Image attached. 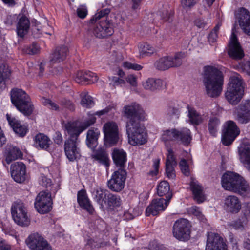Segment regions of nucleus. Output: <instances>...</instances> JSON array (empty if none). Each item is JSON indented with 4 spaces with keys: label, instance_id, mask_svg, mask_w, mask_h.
<instances>
[{
    "label": "nucleus",
    "instance_id": "f257e3e1",
    "mask_svg": "<svg viewBox=\"0 0 250 250\" xmlns=\"http://www.w3.org/2000/svg\"><path fill=\"white\" fill-rule=\"evenodd\" d=\"M124 116L128 120L126 122V133L128 142L132 146L144 145L147 140L146 128L142 126L140 121L143 120L144 111L141 106L136 103L125 105L123 108Z\"/></svg>",
    "mask_w": 250,
    "mask_h": 250
},
{
    "label": "nucleus",
    "instance_id": "f03ea898",
    "mask_svg": "<svg viewBox=\"0 0 250 250\" xmlns=\"http://www.w3.org/2000/svg\"><path fill=\"white\" fill-rule=\"evenodd\" d=\"M224 76L217 68L207 65L204 67L203 83L207 94L212 98L220 96L223 89Z\"/></svg>",
    "mask_w": 250,
    "mask_h": 250
},
{
    "label": "nucleus",
    "instance_id": "7ed1b4c3",
    "mask_svg": "<svg viewBox=\"0 0 250 250\" xmlns=\"http://www.w3.org/2000/svg\"><path fill=\"white\" fill-rule=\"evenodd\" d=\"M221 185L224 189L240 195L246 194L249 190V184L245 179L234 172H225L221 178Z\"/></svg>",
    "mask_w": 250,
    "mask_h": 250
},
{
    "label": "nucleus",
    "instance_id": "20e7f679",
    "mask_svg": "<svg viewBox=\"0 0 250 250\" xmlns=\"http://www.w3.org/2000/svg\"><path fill=\"white\" fill-rule=\"evenodd\" d=\"M94 199L104 211H114L119 208L122 204L120 196L102 188L96 190Z\"/></svg>",
    "mask_w": 250,
    "mask_h": 250
},
{
    "label": "nucleus",
    "instance_id": "39448f33",
    "mask_svg": "<svg viewBox=\"0 0 250 250\" xmlns=\"http://www.w3.org/2000/svg\"><path fill=\"white\" fill-rule=\"evenodd\" d=\"M10 99L13 105L25 116L31 115L34 106L29 95L21 89L13 88L10 92Z\"/></svg>",
    "mask_w": 250,
    "mask_h": 250
},
{
    "label": "nucleus",
    "instance_id": "423d86ee",
    "mask_svg": "<svg viewBox=\"0 0 250 250\" xmlns=\"http://www.w3.org/2000/svg\"><path fill=\"white\" fill-rule=\"evenodd\" d=\"M65 130L68 137L65 141L64 144V151L66 158L70 162L78 161L81 157V149L78 147L79 137L80 135H76V132L67 126H64Z\"/></svg>",
    "mask_w": 250,
    "mask_h": 250
},
{
    "label": "nucleus",
    "instance_id": "0eeeda50",
    "mask_svg": "<svg viewBox=\"0 0 250 250\" xmlns=\"http://www.w3.org/2000/svg\"><path fill=\"white\" fill-rule=\"evenodd\" d=\"M241 77L231 76L228 83L225 97L228 102L232 105H236L242 98L244 87Z\"/></svg>",
    "mask_w": 250,
    "mask_h": 250
},
{
    "label": "nucleus",
    "instance_id": "6e6552de",
    "mask_svg": "<svg viewBox=\"0 0 250 250\" xmlns=\"http://www.w3.org/2000/svg\"><path fill=\"white\" fill-rule=\"evenodd\" d=\"M113 109V106L109 105L104 109L96 112L94 114L88 113V118L83 122L78 123L76 121L68 122L65 125L76 132V135H80L83 131L89 126L94 125L96 121V115L100 117L102 115L108 114Z\"/></svg>",
    "mask_w": 250,
    "mask_h": 250
},
{
    "label": "nucleus",
    "instance_id": "1a4fd4ad",
    "mask_svg": "<svg viewBox=\"0 0 250 250\" xmlns=\"http://www.w3.org/2000/svg\"><path fill=\"white\" fill-rule=\"evenodd\" d=\"M11 212L14 222L21 227L27 226L30 220L27 215V209L21 200L15 201L12 205Z\"/></svg>",
    "mask_w": 250,
    "mask_h": 250
},
{
    "label": "nucleus",
    "instance_id": "9d476101",
    "mask_svg": "<svg viewBox=\"0 0 250 250\" xmlns=\"http://www.w3.org/2000/svg\"><path fill=\"white\" fill-rule=\"evenodd\" d=\"M240 130L236 123L232 120L226 121L223 125L221 135V142L225 146L231 145L237 136Z\"/></svg>",
    "mask_w": 250,
    "mask_h": 250
},
{
    "label": "nucleus",
    "instance_id": "9b49d317",
    "mask_svg": "<svg viewBox=\"0 0 250 250\" xmlns=\"http://www.w3.org/2000/svg\"><path fill=\"white\" fill-rule=\"evenodd\" d=\"M185 57V53L178 52L174 56H165L157 60L154 65L155 67L160 71H165L171 67H178L182 63V59Z\"/></svg>",
    "mask_w": 250,
    "mask_h": 250
},
{
    "label": "nucleus",
    "instance_id": "f8f14e48",
    "mask_svg": "<svg viewBox=\"0 0 250 250\" xmlns=\"http://www.w3.org/2000/svg\"><path fill=\"white\" fill-rule=\"evenodd\" d=\"M93 35L99 39H107L114 33V25L111 20H102L93 26Z\"/></svg>",
    "mask_w": 250,
    "mask_h": 250
},
{
    "label": "nucleus",
    "instance_id": "ddd939ff",
    "mask_svg": "<svg viewBox=\"0 0 250 250\" xmlns=\"http://www.w3.org/2000/svg\"><path fill=\"white\" fill-rule=\"evenodd\" d=\"M103 132L105 145L112 146L117 145L119 140V133L118 125L115 122L106 123L103 126Z\"/></svg>",
    "mask_w": 250,
    "mask_h": 250
},
{
    "label": "nucleus",
    "instance_id": "4468645a",
    "mask_svg": "<svg viewBox=\"0 0 250 250\" xmlns=\"http://www.w3.org/2000/svg\"><path fill=\"white\" fill-rule=\"evenodd\" d=\"M190 227L188 219L180 218L177 220L173 226L174 237L180 240L188 241L190 238Z\"/></svg>",
    "mask_w": 250,
    "mask_h": 250
},
{
    "label": "nucleus",
    "instance_id": "2eb2a0df",
    "mask_svg": "<svg viewBox=\"0 0 250 250\" xmlns=\"http://www.w3.org/2000/svg\"><path fill=\"white\" fill-rule=\"evenodd\" d=\"M126 176V170L118 169L112 174L110 179L107 182L108 188L114 192L121 191L125 187Z\"/></svg>",
    "mask_w": 250,
    "mask_h": 250
},
{
    "label": "nucleus",
    "instance_id": "dca6fc26",
    "mask_svg": "<svg viewBox=\"0 0 250 250\" xmlns=\"http://www.w3.org/2000/svg\"><path fill=\"white\" fill-rule=\"evenodd\" d=\"M53 202L50 195L46 192H40L36 198L34 207L40 214L48 213L52 209Z\"/></svg>",
    "mask_w": 250,
    "mask_h": 250
},
{
    "label": "nucleus",
    "instance_id": "f3484780",
    "mask_svg": "<svg viewBox=\"0 0 250 250\" xmlns=\"http://www.w3.org/2000/svg\"><path fill=\"white\" fill-rule=\"evenodd\" d=\"M227 53L231 59L236 61L242 60L245 56L244 50L238 41L237 35L234 32L231 34Z\"/></svg>",
    "mask_w": 250,
    "mask_h": 250
},
{
    "label": "nucleus",
    "instance_id": "a211bd4d",
    "mask_svg": "<svg viewBox=\"0 0 250 250\" xmlns=\"http://www.w3.org/2000/svg\"><path fill=\"white\" fill-rule=\"evenodd\" d=\"M235 120L240 124H247L250 122V100L243 101L235 109ZM250 133V125L248 126Z\"/></svg>",
    "mask_w": 250,
    "mask_h": 250
},
{
    "label": "nucleus",
    "instance_id": "6ab92c4d",
    "mask_svg": "<svg viewBox=\"0 0 250 250\" xmlns=\"http://www.w3.org/2000/svg\"><path fill=\"white\" fill-rule=\"evenodd\" d=\"M26 242L32 250H52L48 242L38 233L31 234Z\"/></svg>",
    "mask_w": 250,
    "mask_h": 250
},
{
    "label": "nucleus",
    "instance_id": "aec40b11",
    "mask_svg": "<svg viewBox=\"0 0 250 250\" xmlns=\"http://www.w3.org/2000/svg\"><path fill=\"white\" fill-rule=\"evenodd\" d=\"M6 117L9 125L19 136L24 137L28 132V125L27 123L22 124L20 120L10 114H7Z\"/></svg>",
    "mask_w": 250,
    "mask_h": 250
},
{
    "label": "nucleus",
    "instance_id": "412c9836",
    "mask_svg": "<svg viewBox=\"0 0 250 250\" xmlns=\"http://www.w3.org/2000/svg\"><path fill=\"white\" fill-rule=\"evenodd\" d=\"M10 173L15 182L22 183L26 179V167L23 162H15L10 166Z\"/></svg>",
    "mask_w": 250,
    "mask_h": 250
},
{
    "label": "nucleus",
    "instance_id": "4be33fe9",
    "mask_svg": "<svg viewBox=\"0 0 250 250\" xmlns=\"http://www.w3.org/2000/svg\"><path fill=\"white\" fill-rule=\"evenodd\" d=\"M169 203L163 198L153 199L146 209V215L149 216L151 215L156 216L159 214L166 209Z\"/></svg>",
    "mask_w": 250,
    "mask_h": 250
},
{
    "label": "nucleus",
    "instance_id": "5701e85b",
    "mask_svg": "<svg viewBox=\"0 0 250 250\" xmlns=\"http://www.w3.org/2000/svg\"><path fill=\"white\" fill-rule=\"evenodd\" d=\"M190 190L192 192L193 200L198 204L203 203L206 200L202 186L193 177H190Z\"/></svg>",
    "mask_w": 250,
    "mask_h": 250
},
{
    "label": "nucleus",
    "instance_id": "b1692460",
    "mask_svg": "<svg viewBox=\"0 0 250 250\" xmlns=\"http://www.w3.org/2000/svg\"><path fill=\"white\" fill-rule=\"evenodd\" d=\"M111 156L114 164L118 169L125 170L127 155L124 149L114 148L112 149Z\"/></svg>",
    "mask_w": 250,
    "mask_h": 250
},
{
    "label": "nucleus",
    "instance_id": "393cba45",
    "mask_svg": "<svg viewBox=\"0 0 250 250\" xmlns=\"http://www.w3.org/2000/svg\"><path fill=\"white\" fill-rule=\"evenodd\" d=\"M237 19L239 26L244 32L250 36V13L244 7H241L238 10Z\"/></svg>",
    "mask_w": 250,
    "mask_h": 250
},
{
    "label": "nucleus",
    "instance_id": "a878e982",
    "mask_svg": "<svg viewBox=\"0 0 250 250\" xmlns=\"http://www.w3.org/2000/svg\"><path fill=\"white\" fill-rule=\"evenodd\" d=\"M23 154L21 150L17 147L13 145H7L3 152L4 161L9 165L13 161L21 159Z\"/></svg>",
    "mask_w": 250,
    "mask_h": 250
},
{
    "label": "nucleus",
    "instance_id": "bb28decb",
    "mask_svg": "<svg viewBox=\"0 0 250 250\" xmlns=\"http://www.w3.org/2000/svg\"><path fill=\"white\" fill-rule=\"evenodd\" d=\"M240 159L248 170L250 171V143L247 141L242 142L238 147Z\"/></svg>",
    "mask_w": 250,
    "mask_h": 250
},
{
    "label": "nucleus",
    "instance_id": "cd10ccee",
    "mask_svg": "<svg viewBox=\"0 0 250 250\" xmlns=\"http://www.w3.org/2000/svg\"><path fill=\"white\" fill-rule=\"evenodd\" d=\"M16 33L21 38H23L29 30L30 22L27 17L24 14H19V20L16 23Z\"/></svg>",
    "mask_w": 250,
    "mask_h": 250
},
{
    "label": "nucleus",
    "instance_id": "c85d7f7f",
    "mask_svg": "<svg viewBox=\"0 0 250 250\" xmlns=\"http://www.w3.org/2000/svg\"><path fill=\"white\" fill-rule=\"evenodd\" d=\"M192 140V135L189 129L183 127L176 129V142L185 146H188Z\"/></svg>",
    "mask_w": 250,
    "mask_h": 250
},
{
    "label": "nucleus",
    "instance_id": "c756f323",
    "mask_svg": "<svg viewBox=\"0 0 250 250\" xmlns=\"http://www.w3.org/2000/svg\"><path fill=\"white\" fill-rule=\"evenodd\" d=\"M225 206L229 212L238 213L241 208V204L239 198L236 196L229 195L225 199Z\"/></svg>",
    "mask_w": 250,
    "mask_h": 250
},
{
    "label": "nucleus",
    "instance_id": "7c9ffc66",
    "mask_svg": "<svg viewBox=\"0 0 250 250\" xmlns=\"http://www.w3.org/2000/svg\"><path fill=\"white\" fill-rule=\"evenodd\" d=\"M92 157L100 164L108 168L110 165L109 155L105 149L100 148L97 149L92 155Z\"/></svg>",
    "mask_w": 250,
    "mask_h": 250
},
{
    "label": "nucleus",
    "instance_id": "2f4dec72",
    "mask_svg": "<svg viewBox=\"0 0 250 250\" xmlns=\"http://www.w3.org/2000/svg\"><path fill=\"white\" fill-rule=\"evenodd\" d=\"M225 242L223 238L217 233L208 232L206 243V250H213L215 247Z\"/></svg>",
    "mask_w": 250,
    "mask_h": 250
},
{
    "label": "nucleus",
    "instance_id": "473e14b6",
    "mask_svg": "<svg viewBox=\"0 0 250 250\" xmlns=\"http://www.w3.org/2000/svg\"><path fill=\"white\" fill-rule=\"evenodd\" d=\"M52 143L51 140L43 133H39L34 138V145L36 148L47 150Z\"/></svg>",
    "mask_w": 250,
    "mask_h": 250
},
{
    "label": "nucleus",
    "instance_id": "72a5a7b5",
    "mask_svg": "<svg viewBox=\"0 0 250 250\" xmlns=\"http://www.w3.org/2000/svg\"><path fill=\"white\" fill-rule=\"evenodd\" d=\"M100 135V132L98 128H91L87 132L86 144L87 146L93 149L98 145V139Z\"/></svg>",
    "mask_w": 250,
    "mask_h": 250
},
{
    "label": "nucleus",
    "instance_id": "f704fd0d",
    "mask_svg": "<svg viewBox=\"0 0 250 250\" xmlns=\"http://www.w3.org/2000/svg\"><path fill=\"white\" fill-rule=\"evenodd\" d=\"M68 48L65 45L57 47L52 54L50 61L52 63H59L63 61L66 58Z\"/></svg>",
    "mask_w": 250,
    "mask_h": 250
},
{
    "label": "nucleus",
    "instance_id": "c9c22d12",
    "mask_svg": "<svg viewBox=\"0 0 250 250\" xmlns=\"http://www.w3.org/2000/svg\"><path fill=\"white\" fill-rule=\"evenodd\" d=\"M157 190L158 196L160 197L165 196L166 201L170 202L172 193L170 190V185L168 182L163 181L160 182L157 186Z\"/></svg>",
    "mask_w": 250,
    "mask_h": 250
},
{
    "label": "nucleus",
    "instance_id": "e433bc0d",
    "mask_svg": "<svg viewBox=\"0 0 250 250\" xmlns=\"http://www.w3.org/2000/svg\"><path fill=\"white\" fill-rule=\"evenodd\" d=\"M165 84V82L160 79L150 78L143 84V85L146 89L153 91L162 89Z\"/></svg>",
    "mask_w": 250,
    "mask_h": 250
},
{
    "label": "nucleus",
    "instance_id": "4c0bfd02",
    "mask_svg": "<svg viewBox=\"0 0 250 250\" xmlns=\"http://www.w3.org/2000/svg\"><path fill=\"white\" fill-rule=\"evenodd\" d=\"M11 73L8 66L0 64V91H2L6 87V82L9 79Z\"/></svg>",
    "mask_w": 250,
    "mask_h": 250
},
{
    "label": "nucleus",
    "instance_id": "58836bf2",
    "mask_svg": "<svg viewBox=\"0 0 250 250\" xmlns=\"http://www.w3.org/2000/svg\"><path fill=\"white\" fill-rule=\"evenodd\" d=\"M139 48L140 56L142 58L150 56L156 51L154 47L145 42L140 43Z\"/></svg>",
    "mask_w": 250,
    "mask_h": 250
},
{
    "label": "nucleus",
    "instance_id": "ea45409f",
    "mask_svg": "<svg viewBox=\"0 0 250 250\" xmlns=\"http://www.w3.org/2000/svg\"><path fill=\"white\" fill-rule=\"evenodd\" d=\"M220 125L219 119L216 117L210 118L208 123V130L209 134L212 136L216 137Z\"/></svg>",
    "mask_w": 250,
    "mask_h": 250
},
{
    "label": "nucleus",
    "instance_id": "a19ab883",
    "mask_svg": "<svg viewBox=\"0 0 250 250\" xmlns=\"http://www.w3.org/2000/svg\"><path fill=\"white\" fill-rule=\"evenodd\" d=\"M110 12V9L108 8L100 10L91 18L89 21L90 23L92 24L96 23L98 21L103 20V19L104 18L107 19V17Z\"/></svg>",
    "mask_w": 250,
    "mask_h": 250
},
{
    "label": "nucleus",
    "instance_id": "79ce46f5",
    "mask_svg": "<svg viewBox=\"0 0 250 250\" xmlns=\"http://www.w3.org/2000/svg\"><path fill=\"white\" fill-rule=\"evenodd\" d=\"M176 129L174 128L164 130L161 136L162 141L165 143L176 141Z\"/></svg>",
    "mask_w": 250,
    "mask_h": 250
},
{
    "label": "nucleus",
    "instance_id": "37998d69",
    "mask_svg": "<svg viewBox=\"0 0 250 250\" xmlns=\"http://www.w3.org/2000/svg\"><path fill=\"white\" fill-rule=\"evenodd\" d=\"M81 96V104L83 107L86 108H91L94 106L95 102L93 101V99L88 93H82Z\"/></svg>",
    "mask_w": 250,
    "mask_h": 250
},
{
    "label": "nucleus",
    "instance_id": "c03bdc74",
    "mask_svg": "<svg viewBox=\"0 0 250 250\" xmlns=\"http://www.w3.org/2000/svg\"><path fill=\"white\" fill-rule=\"evenodd\" d=\"M188 117L192 125H199L202 122L200 115L193 108L188 109Z\"/></svg>",
    "mask_w": 250,
    "mask_h": 250
},
{
    "label": "nucleus",
    "instance_id": "a18cd8bd",
    "mask_svg": "<svg viewBox=\"0 0 250 250\" xmlns=\"http://www.w3.org/2000/svg\"><path fill=\"white\" fill-rule=\"evenodd\" d=\"M179 168L185 176H188L190 175L189 166L187 160L182 158L179 163Z\"/></svg>",
    "mask_w": 250,
    "mask_h": 250
},
{
    "label": "nucleus",
    "instance_id": "49530a36",
    "mask_svg": "<svg viewBox=\"0 0 250 250\" xmlns=\"http://www.w3.org/2000/svg\"><path fill=\"white\" fill-rule=\"evenodd\" d=\"M79 205L83 210L86 211L89 215H93L94 213L95 209L90 200L82 202Z\"/></svg>",
    "mask_w": 250,
    "mask_h": 250
},
{
    "label": "nucleus",
    "instance_id": "de8ad7c7",
    "mask_svg": "<svg viewBox=\"0 0 250 250\" xmlns=\"http://www.w3.org/2000/svg\"><path fill=\"white\" fill-rule=\"evenodd\" d=\"M59 104L61 106L70 111H74L75 109V105L73 102L67 99L63 98L60 101Z\"/></svg>",
    "mask_w": 250,
    "mask_h": 250
},
{
    "label": "nucleus",
    "instance_id": "09e8293b",
    "mask_svg": "<svg viewBox=\"0 0 250 250\" xmlns=\"http://www.w3.org/2000/svg\"><path fill=\"white\" fill-rule=\"evenodd\" d=\"M86 77V84H90L97 82L98 77L97 74L90 71L83 70Z\"/></svg>",
    "mask_w": 250,
    "mask_h": 250
},
{
    "label": "nucleus",
    "instance_id": "8fccbe9b",
    "mask_svg": "<svg viewBox=\"0 0 250 250\" xmlns=\"http://www.w3.org/2000/svg\"><path fill=\"white\" fill-rule=\"evenodd\" d=\"M166 164L174 166H177V165L176 157L173 150L171 148L167 149Z\"/></svg>",
    "mask_w": 250,
    "mask_h": 250
},
{
    "label": "nucleus",
    "instance_id": "3c124183",
    "mask_svg": "<svg viewBox=\"0 0 250 250\" xmlns=\"http://www.w3.org/2000/svg\"><path fill=\"white\" fill-rule=\"evenodd\" d=\"M39 49L37 44L35 42H33L31 45L24 46L23 51L25 53L34 55L37 54L39 52Z\"/></svg>",
    "mask_w": 250,
    "mask_h": 250
},
{
    "label": "nucleus",
    "instance_id": "603ef678",
    "mask_svg": "<svg viewBox=\"0 0 250 250\" xmlns=\"http://www.w3.org/2000/svg\"><path fill=\"white\" fill-rule=\"evenodd\" d=\"M176 166L166 164L165 172L167 177L170 179H173L176 177L174 167Z\"/></svg>",
    "mask_w": 250,
    "mask_h": 250
},
{
    "label": "nucleus",
    "instance_id": "864d4df0",
    "mask_svg": "<svg viewBox=\"0 0 250 250\" xmlns=\"http://www.w3.org/2000/svg\"><path fill=\"white\" fill-rule=\"evenodd\" d=\"M86 77L84 76L83 70L79 71L76 73L75 81L78 83L81 84H86Z\"/></svg>",
    "mask_w": 250,
    "mask_h": 250
},
{
    "label": "nucleus",
    "instance_id": "5fc2aeb1",
    "mask_svg": "<svg viewBox=\"0 0 250 250\" xmlns=\"http://www.w3.org/2000/svg\"><path fill=\"white\" fill-rule=\"evenodd\" d=\"M199 0H181L182 7L185 9H191L194 7Z\"/></svg>",
    "mask_w": 250,
    "mask_h": 250
},
{
    "label": "nucleus",
    "instance_id": "6e6d98bb",
    "mask_svg": "<svg viewBox=\"0 0 250 250\" xmlns=\"http://www.w3.org/2000/svg\"><path fill=\"white\" fill-rule=\"evenodd\" d=\"M149 249V250H167L164 244H161L156 240L150 242Z\"/></svg>",
    "mask_w": 250,
    "mask_h": 250
},
{
    "label": "nucleus",
    "instance_id": "4d7b16f0",
    "mask_svg": "<svg viewBox=\"0 0 250 250\" xmlns=\"http://www.w3.org/2000/svg\"><path fill=\"white\" fill-rule=\"evenodd\" d=\"M90 200L85 189H81L77 193V202L78 204Z\"/></svg>",
    "mask_w": 250,
    "mask_h": 250
},
{
    "label": "nucleus",
    "instance_id": "13d9d810",
    "mask_svg": "<svg viewBox=\"0 0 250 250\" xmlns=\"http://www.w3.org/2000/svg\"><path fill=\"white\" fill-rule=\"evenodd\" d=\"M19 15L16 14L8 15L4 21V23L6 25H12L16 24L19 20Z\"/></svg>",
    "mask_w": 250,
    "mask_h": 250
},
{
    "label": "nucleus",
    "instance_id": "bf43d9fd",
    "mask_svg": "<svg viewBox=\"0 0 250 250\" xmlns=\"http://www.w3.org/2000/svg\"><path fill=\"white\" fill-rule=\"evenodd\" d=\"M160 159H155L153 160V170H150L148 174L151 176H155L157 175L159 172V168L160 166Z\"/></svg>",
    "mask_w": 250,
    "mask_h": 250
},
{
    "label": "nucleus",
    "instance_id": "052dcab7",
    "mask_svg": "<svg viewBox=\"0 0 250 250\" xmlns=\"http://www.w3.org/2000/svg\"><path fill=\"white\" fill-rule=\"evenodd\" d=\"M123 66L124 68L128 69H133L137 71L140 70L143 68V66L141 65L136 63H132L128 62H124L123 63Z\"/></svg>",
    "mask_w": 250,
    "mask_h": 250
},
{
    "label": "nucleus",
    "instance_id": "680f3d73",
    "mask_svg": "<svg viewBox=\"0 0 250 250\" xmlns=\"http://www.w3.org/2000/svg\"><path fill=\"white\" fill-rule=\"evenodd\" d=\"M191 213L194 216H196L198 219L202 220L204 215L200 210V208L196 206L191 207L190 209Z\"/></svg>",
    "mask_w": 250,
    "mask_h": 250
},
{
    "label": "nucleus",
    "instance_id": "e2e57ef3",
    "mask_svg": "<svg viewBox=\"0 0 250 250\" xmlns=\"http://www.w3.org/2000/svg\"><path fill=\"white\" fill-rule=\"evenodd\" d=\"M43 103L45 105L49 106L52 110L57 111L59 109V105L49 99H45Z\"/></svg>",
    "mask_w": 250,
    "mask_h": 250
},
{
    "label": "nucleus",
    "instance_id": "0e129e2a",
    "mask_svg": "<svg viewBox=\"0 0 250 250\" xmlns=\"http://www.w3.org/2000/svg\"><path fill=\"white\" fill-rule=\"evenodd\" d=\"M242 247L244 249V250H250V234L248 233L246 234L243 244H242Z\"/></svg>",
    "mask_w": 250,
    "mask_h": 250
},
{
    "label": "nucleus",
    "instance_id": "69168bd1",
    "mask_svg": "<svg viewBox=\"0 0 250 250\" xmlns=\"http://www.w3.org/2000/svg\"><path fill=\"white\" fill-rule=\"evenodd\" d=\"M77 14L78 17L84 19L87 15V10L85 7H79L77 9Z\"/></svg>",
    "mask_w": 250,
    "mask_h": 250
},
{
    "label": "nucleus",
    "instance_id": "338daca9",
    "mask_svg": "<svg viewBox=\"0 0 250 250\" xmlns=\"http://www.w3.org/2000/svg\"><path fill=\"white\" fill-rule=\"evenodd\" d=\"M241 66L243 70L248 75L250 76V61L242 62L241 63Z\"/></svg>",
    "mask_w": 250,
    "mask_h": 250
},
{
    "label": "nucleus",
    "instance_id": "774afa93",
    "mask_svg": "<svg viewBox=\"0 0 250 250\" xmlns=\"http://www.w3.org/2000/svg\"><path fill=\"white\" fill-rule=\"evenodd\" d=\"M53 140L55 144L61 145L62 143L63 139L61 133L56 131L53 137Z\"/></svg>",
    "mask_w": 250,
    "mask_h": 250
}]
</instances>
